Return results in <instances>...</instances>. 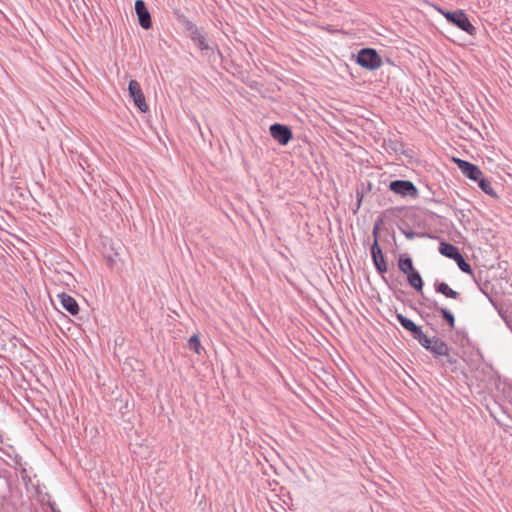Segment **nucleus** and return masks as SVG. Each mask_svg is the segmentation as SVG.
<instances>
[{
    "instance_id": "5701e85b",
    "label": "nucleus",
    "mask_w": 512,
    "mask_h": 512,
    "mask_svg": "<svg viewBox=\"0 0 512 512\" xmlns=\"http://www.w3.org/2000/svg\"><path fill=\"white\" fill-rule=\"evenodd\" d=\"M180 21L182 22V24L184 25V28L187 32H189V35L192 34V32H194V29H199L191 20H189L188 18L184 17V16H181L180 18Z\"/></svg>"
},
{
    "instance_id": "aec40b11",
    "label": "nucleus",
    "mask_w": 512,
    "mask_h": 512,
    "mask_svg": "<svg viewBox=\"0 0 512 512\" xmlns=\"http://www.w3.org/2000/svg\"><path fill=\"white\" fill-rule=\"evenodd\" d=\"M420 295H421V299L419 300V305L428 309V310H431V311H436L440 305L438 304V302L434 299H431L429 297H427L424 293H423V290L421 292H419Z\"/></svg>"
},
{
    "instance_id": "9d476101",
    "label": "nucleus",
    "mask_w": 512,
    "mask_h": 512,
    "mask_svg": "<svg viewBox=\"0 0 512 512\" xmlns=\"http://www.w3.org/2000/svg\"><path fill=\"white\" fill-rule=\"evenodd\" d=\"M189 38L194 43V45L202 52L209 50L214 52V47L210 44L207 38V34L204 32L203 28L194 29V32H192V34L189 35Z\"/></svg>"
},
{
    "instance_id": "c756f323",
    "label": "nucleus",
    "mask_w": 512,
    "mask_h": 512,
    "mask_svg": "<svg viewBox=\"0 0 512 512\" xmlns=\"http://www.w3.org/2000/svg\"><path fill=\"white\" fill-rule=\"evenodd\" d=\"M53 512H60V511H56V510L53 509Z\"/></svg>"
},
{
    "instance_id": "cd10ccee",
    "label": "nucleus",
    "mask_w": 512,
    "mask_h": 512,
    "mask_svg": "<svg viewBox=\"0 0 512 512\" xmlns=\"http://www.w3.org/2000/svg\"><path fill=\"white\" fill-rule=\"evenodd\" d=\"M447 362H448V363H450V364H454V363H456V360H455V359H452V358H449V359L447 360Z\"/></svg>"
},
{
    "instance_id": "0eeeda50",
    "label": "nucleus",
    "mask_w": 512,
    "mask_h": 512,
    "mask_svg": "<svg viewBox=\"0 0 512 512\" xmlns=\"http://www.w3.org/2000/svg\"><path fill=\"white\" fill-rule=\"evenodd\" d=\"M451 24L458 27L462 31L467 34L474 36L476 34V28L470 22L468 15L462 9H457V13L454 19L451 21Z\"/></svg>"
},
{
    "instance_id": "b1692460",
    "label": "nucleus",
    "mask_w": 512,
    "mask_h": 512,
    "mask_svg": "<svg viewBox=\"0 0 512 512\" xmlns=\"http://www.w3.org/2000/svg\"><path fill=\"white\" fill-rule=\"evenodd\" d=\"M438 11L445 17V19L451 24V21L454 19L456 13H457V10H454V11H449V10H444L442 8H438Z\"/></svg>"
},
{
    "instance_id": "f3484780",
    "label": "nucleus",
    "mask_w": 512,
    "mask_h": 512,
    "mask_svg": "<svg viewBox=\"0 0 512 512\" xmlns=\"http://www.w3.org/2000/svg\"><path fill=\"white\" fill-rule=\"evenodd\" d=\"M398 268L403 274H408L415 269L412 258L407 253L399 255Z\"/></svg>"
},
{
    "instance_id": "ddd939ff",
    "label": "nucleus",
    "mask_w": 512,
    "mask_h": 512,
    "mask_svg": "<svg viewBox=\"0 0 512 512\" xmlns=\"http://www.w3.org/2000/svg\"><path fill=\"white\" fill-rule=\"evenodd\" d=\"M436 293L442 294L446 298L459 300L461 294L453 290L446 282L436 280L433 284Z\"/></svg>"
},
{
    "instance_id": "412c9836",
    "label": "nucleus",
    "mask_w": 512,
    "mask_h": 512,
    "mask_svg": "<svg viewBox=\"0 0 512 512\" xmlns=\"http://www.w3.org/2000/svg\"><path fill=\"white\" fill-rule=\"evenodd\" d=\"M454 261L463 273L470 274L472 276L474 275L471 265L465 260L462 254H460Z\"/></svg>"
},
{
    "instance_id": "20e7f679",
    "label": "nucleus",
    "mask_w": 512,
    "mask_h": 512,
    "mask_svg": "<svg viewBox=\"0 0 512 512\" xmlns=\"http://www.w3.org/2000/svg\"><path fill=\"white\" fill-rule=\"evenodd\" d=\"M388 188L402 198L417 199L419 197L418 188L410 180H393L389 183Z\"/></svg>"
},
{
    "instance_id": "4468645a",
    "label": "nucleus",
    "mask_w": 512,
    "mask_h": 512,
    "mask_svg": "<svg viewBox=\"0 0 512 512\" xmlns=\"http://www.w3.org/2000/svg\"><path fill=\"white\" fill-rule=\"evenodd\" d=\"M438 250L441 255L452 260H455L461 254L457 246L447 241H441Z\"/></svg>"
},
{
    "instance_id": "bb28decb",
    "label": "nucleus",
    "mask_w": 512,
    "mask_h": 512,
    "mask_svg": "<svg viewBox=\"0 0 512 512\" xmlns=\"http://www.w3.org/2000/svg\"><path fill=\"white\" fill-rule=\"evenodd\" d=\"M114 263H115V260H114L112 257H110V256H109V257L107 258V264H108V266L113 267V264H114Z\"/></svg>"
},
{
    "instance_id": "393cba45",
    "label": "nucleus",
    "mask_w": 512,
    "mask_h": 512,
    "mask_svg": "<svg viewBox=\"0 0 512 512\" xmlns=\"http://www.w3.org/2000/svg\"><path fill=\"white\" fill-rule=\"evenodd\" d=\"M411 308L423 319L427 320L430 317L429 313H426L425 311L411 305Z\"/></svg>"
},
{
    "instance_id": "f03ea898",
    "label": "nucleus",
    "mask_w": 512,
    "mask_h": 512,
    "mask_svg": "<svg viewBox=\"0 0 512 512\" xmlns=\"http://www.w3.org/2000/svg\"><path fill=\"white\" fill-rule=\"evenodd\" d=\"M381 223H382V220L379 219L373 227L372 234L374 237V241H373V244L371 245V249H370L371 250V258H372V262L375 266V269L381 275L382 280L388 285L389 289H393V285L389 283L387 277H385V275H384L387 272L388 267H387V262L385 260L382 248L380 247V245L378 243V235H379V229H380Z\"/></svg>"
},
{
    "instance_id": "39448f33",
    "label": "nucleus",
    "mask_w": 512,
    "mask_h": 512,
    "mask_svg": "<svg viewBox=\"0 0 512 512\" xmlns=\"http://www.w3.org/2000/svg\"><path fill=\"white\" fill-rule=\"evenodd\" d=\"M129 96L132 98L135 106L143 113L149 110V106L146 103L145 96L142 88L137 80H130L128 84Z\"/></svg>"
},
{
    "instance_id": "a211bd4d",
    "label": "nucleus",
    "mask_w": 512,
    "mask_h": 512,
    "mask_svg": "<svg viewBox=\"0 0 512 512\" xmlns=\"http://www.w3.org/2000/svg\"><path fill=\"white\" fill-rule=\"evenodd\" d=\"M401 233L408 239L412 240L416 237L418 238H433L430 233L427 232H415L411 228H409L408 224H404L403 226H398Z\"/></svg>"
},
{
    "instance_id": "7ed1b4c3",
    "label": "nucleus",
    "mask_w": 512,
    "mask_h": 512,
    "mask_svg": "<svg viewBox=\"0 0 512 512\" xmlns=\"http://www.w3.org/2000/svg\"><path fill=\"white\" fill-rule=\"evenodd\" d=\"M355 62L369 71H375L383 64L382 58L377 50L370 47L361 48L355 55Z\"/></svg>"
},
{
    "instance_id": "1a4fd4ad",
    "label": "nucleus",
    "mask_w": 512,
    "mask_h": 512,
    "mask_svg": "<svg viewBox=\"0 0 512 512\" xmlns=\"http://www.w3.org/2000/svg\"><path fill=\"white\" fill-rule=\"evenodd\" d=\"M135 12L137 14L140 26L146 30L150 29L152 27V19L150 12L143 0L135 1Z\"/></svg>"
},
{
    "instance_id": "2eb2a0df",
    "label": "nucleus",
    "mask_w": 512,
    "mask_h": 512,
    "mask_svg": "<svg viewBox=\"0 0 512 512\" xmlns=\"http://www.w3.org/2000/svg\"><path fill=\"white\" fill-rule=\"evenodd\" d=\"M475 182H477L479 188L485 194L489 195L490 197H492L494 199H498L499 198L498 193L496 192V190L492 186L491 180H489L488 178L484 177L483 173L481 174V176Z\"/></svg>"
},
{
    "instance_id": "423d86ee",
    "label": "nucleus",
    "mask_w": 512,
    "mask_h": 512,
    "mask_svg": "<svg viewBox=\"0 0 512 512\" xmlns=\"http://www.w3.org/2000/svg\"><path fill=\"white\" fill-rule=\"evenodd\" d=\"M269 132L272 138L280 145H287L293 138V133L288 125L281 123H274L270 125Z\"/></svg>"
},
{
    "instance_id": "a878e982",
    "label": "nucleus",
    "mask_w": 512,
    "mask_h": 512,
    "mask_svg": "<svg viewBox=\"0 0 512 512\" xmlns=\"http://www.w3.org/2000/svg\"><path fill=\"white\" fill-rule=\"evenodd\" d=\"M391 284L393 285V289H391V290L394 292L395 298L399 301H402L401 294H403L404 292L402 290L396 291L395 285L393 283H391Z\"/></svg>"
},
{
    "instance_id": "f8f14e48",
    "label": "nucleus",
    "mask_w": 512,
    "mask_h": 512,
    "mask_svg": "<svg viewBox=\"0 0 512 512\" xmlns=\"http://www.w3.org/2000/svg\"><path fill=\"white\" fill-rule=\"evenodd\" d=\"M481 273L478 276L473 275L474 282L478 286L479 290L487 297L489 302L493 305V307L498 311V313L503 317L501 308L499 307L496 300L492 297L491 293L489 292V282L485 281L482 282L481 280Z\"/></svg>"
},
{
    "instance_id": "4be33fe9",
    "label": "nucleus",
    "mask_w": 512,
    "mask_h": 512,
    "mask_svg": "<svg viewBox=\"0 0 512 512\" xmlns=\"http://www.w3.org/2000/svg\"><path fill=\"white\" fill-rule=\"evenodd\" d=\"M188 347L190 350L194 351L195 353L200 354L201 343H200V338L197 334H193L190 337V339L188 341Z\"/></svg>"
},
{
    "instance_id": "6ab92c4d",
    "label": "nucleus",
    "mask_w": 512,
    "mask_h": 512,
    "mask_svg": "<svg viewBox=\"0 0 512 512\" xmlns=\"http://www.w3.org/2000/svg\"><path fill=\"white\" fill-rule=\"evenodd\" d=\"M435 312L440 314L450 329L455 328V316L449 309L440 306Z\"/></svg>"
},
{
    "instance_id": "9b49d317",
    "label": "nucleus",
    "mask_w": 512,
    "mask_h": 512,
    "mask_svg": "<svg viewBox=\"0 0 512 512\" xmlns=\"http://www.w3.org/2000/svg\"><path fill=\"white\" fill-rule=\"evenodd\" d=\"M58 298L62 307L71 315L76 316L79 313V305L74 297L65 292H62L58 294Z\"/></svg>"
},
{
    "instance_id": "f257e3e1",
    "label": "nucleus",
    "mask_w": 512,
    "mask_h": 512,
    "mask_svg": "<svg viewBox=\"0 0 512 512\" xmlns=\"http://www.w3.org/2000/svg\"><path fill=\"white\" fill-rule=\"evenodd\" d=\"M395 317L401 326L411 334L412 338L429 351L434 358L449 356V346L444 340L436 336L428 337L420 326L401 313L396 312Z\"/></svg>"
},
{
    "instance_id": "6e6552de",
    "label": "nucleus",
    "mask_w": 512,
    "mask_h": 512,
    "mask_svg": "<svg viewBox=\"0 0 512 512\" xmlns=\"http://www.w3.org/2000/svg\"><path fill=\"white\" fill-rule=\"evenodd\" d=\"M455 163L457 164V167L460 169L462 174L474 182L483 173L479 166L472 162L457 158L455 159Z\"/></svg>"
},
{
    "instance_id": "c85d7f7f",
    "label": "nucleus",
    "mask_w": 512,
    "mask_h": 512,
    "mask_svg": "<svg viewBox=\"0 0 512 512\" xmlns=\"http://www.w3.org/2000/svg\"><path fill=\"white\" fill-rule=\"evenodd\" d=\"M214 46H215V48H216V50H217L218 55H219V56H222V53H221V51L219 50V48L217 47V45H216V44H214Z\"/></svg>"
},
{
    "instance_id": "dca6fc26",
    "label": "nucleus",
    "mask_w": 512,
    "mask_h": 512,
    "mask_svg": "<svg viewBox=\"0 0 512 512\" xmlns=\"http://www.w3.org/2000/svg\"><path fill=\"white\" fill-rule=\"evenodd\" d=\"M406 275L409 285L412 288H414L417 292H421L423 290L424 282L420 273L416 269H414L412 272H409Z\"/></svg>"
}]
</instances>
